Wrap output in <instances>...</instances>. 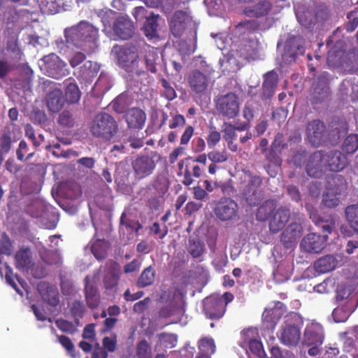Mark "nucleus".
Masks as SVG:
<instances>
[{
    "instance_id": "f257e3e1",
    "label": "nucleus",
    "mask_w": 358,
    "mask_h": 358,
    "mask_svg": "<svg viewBox=\"0 0 358 358\" xmlns=\"http://www.w3.org/2000/svg\"><path fill=\"white\" fill-rule=\"evenodd\" d=\"M98 34V29L85 21L64 29L66 43L84 51L94 48Z\"/></svg>"
},
{
    "instance_id": "f03ea898",
    "label": "nucleus",
    "mask_w": 358,
    "mask_h": 358,
    "mask_svg": "<svg viewBox=\"0 0 358 358\" xmlns=\"http://www.w3.org/2000/svg\"><path fill=\"white\" fill-rule=\"evenodd\" d=\"M262 182L263 180L259 176L253 174L249 170L244 172L241 182L242 195L249 206H256L262 202L264 198Z\"/></svg>"
},
{
    "instance_id": "7ed1b4c3",
    "label": "nucleus",
    "mask_w": 358,
    "mask_h": 358,
    "mask_svg": "<svg viewBox=\"0 0 358 358\" xmlns=\"http://www.w3.org/2000/svg\"><path fill=\"white\" fill-rule=\"evenodd\" d=\"M113 49L119 66L128 73L140 75L138 46L136 44L131 43L124 46L115 45Z\"/></svg>"
},
{
    "instance_id": "20e7f679",
    "label": "nucleus",
    "mask_w": 358,
    "mask_h": 358,
    "mask_svg": "<svg viewBox=\"0 0 358 358\" xmlns=\"http://www.w3.org/2000/svg\"><path fill=\"white\" fill-rule=\"evenodd\" d=\"M90 130L94 136L110 140L117 132L118 127L112 115L100 113L93 120Z\"/></svg>"
},
{
    "instance_id": "39448f33",
    "label": "nucleus",
    "mask_w": 358,
    "mask_h": 358,
    "mask_svg": "<svg viewBox=\"0 0 358 358\" xmlns=\"http://www.w3.org/2000/svg\"><path fill=\"white\" fill-rule=\"evenodd\" d=\"M214 102L219 114L228 119L235 118L239 113V98L234 92L220 95L215 99Z\"/></svg>"
},
{
    "instance_id": "423d86ee",
    "label": "nucleus",
    "mask_w": 358,
    "mask_h": 358,
    "mask_svg": "<svg viewBox=\"0 0 358 358\" xmlns=\"http://www.w3.org/2000/svg\"><path fill=\"white\" fill-rule=\"evenodd\" d=\"M329 74L323 71L318 75L313 83V92L310 94L312 105L324 102L330 94Z\"/></svg>"
},
{
    "instance_id": "0eeeda50",
    "label": "nucleus",
    "mask_w": 358,
    "mask_h": 358,
    "mask_svg": "<svg viewBox=\"0 0 358 358\" xmlns=\"http://www.w3.org/2000/svg\"><path fill=\"white\" fill-rule=\"evenodd\" d=\"M131 167L135 177L143 179L152 174L156 163L153 157L148 155H140L131 162Z\"/></svg>"
},
{
    "instance_id": "6e6552de",
    "label": "nucleus",
    "mask_w": 358,
    "mask_h": 358,
    "mask_svg": "<svg viewBox=\"0 0 358 358\" xmlns=\"http://www.w3.org/2000/svg\"><path fill=\"white\" fill-rule=\"evenodd\" d=\"M203 305L206 316L210 320L222 318L226 311V305L218 295L206 297L203 301Z\"/></svg>"
},
{
    "instance_id": "1a4fd4ad",
    "label": "nucleus",
    "mask_w": 358,
    "mask_h": 358,
    "mask_svg": "<svg viewBox=\"0 0 358 358\" xmlns=\"http://www.w3.org/2000/svg\"><path fill=\"white\" fill-rule=\"evenodd\" d=\"M324 151L317 150L308 156L306 171L311 178H320L327 171Z\"/></svg>"
},
{
    "instance_id": "9d476101",
    "label": "nucleus",
    "mask_w": 358,
    "mask_h": 358,
    "mask_svg": "<svg viewBox=\"0 0 358 358\" xmlns=\"http://www.w3.org/2000/svg\"><path fill=\"white\" fill-rule=\"evenodd\" d=\"M44 85L52 89V90L47 93L45 98L48 109L52 113L59 112L63 108L65 103L63 92L59 88L55 87V83L50 80H45Z\"/></svg>"
},
{
    "instance_id": "9b49d317",
    "label": "nucleus",
    "mask_w": 358,
    "mask_h": 358,
    "mask_svg": "<svg viewBox=\"0 0 358 358\" xmlns=\"http://www.w3.org/2000/svg\"><path fill=\"white\" fill-rule=\"evenodd\" d=\"M322 236L316 233H310L305 236L301 241L300 246L302 250L308 253H319L326 246L328 238L327 233Z\"/></svg>"
},
{
    "instance_id": "f8f14e48",
    "label": "nucleus",
    "mask_w": 358,
    "mask_h": 358,
    "mask_svg": "<svg viewBox=\"0 0 358 358\" xmlns=\"http://www.w3.org/2000/svg\"><path fill=\"white\" fill-rule=\"evenodd\" d=\"M214 213L222 221L232 220L237 215L238 204L230 198H222L216 204Z\"/></svg>"
},
{
    "instance_id": "ddd939ff",
    "label": "nucleus",
    "mask_w": 358,
    "mask_h": 358,
    "mask_svg": "<svg viewBox=\"0 0 358 358\" xmlns=\"http://www.w3.org/2000/svg\"><path fill=\"white\" fill-rule=\"evenodd\" d=\"M43 60L45 64V69L49 76L59 79L66 76L67 70L65 67L66 65L60 60L56 54L52 53L45 55L43 57Z\"/></svg>"
},
{
    "instance_id": "4468645a",
    "label": "nucleus",
    "mask_w": 358,
    "mask_h": 358,
    "mask_svg": "<svg viewBox=\"0 0 358 358\" xmlns=\"http://www.w3.org/2000/svg\"><path fill=\"white\" fill-rule=\"evenodd\" d=\"M326 125L320 120H313L306 125V136L309 142L315 147L319 146L326 132Z\"/></svg>"
},
{
    "instance_id": "2eb2a0df",
    "label": "nucleus",
    "mask_w": 358,
    "mask_h": 358,
    "mask_svg": "<svg viewBox=\"0 0 358 358\" xmlns=\"http://www.w3.org/2000/svg\"><path fill=\"white\" fill-rule=\"evenodd\" d=\"M324 159L327 171L338 172L343 170L348 164L346 156L338 150L329 152L324 151Z\"/></svg>"
},
{
    "instance_id": "dca6fc26",
    "label": "nucleus",
    "mask_w": 358,
    "mask_h": 358,
    "mask_svg": "<svg viewBox=\"0 0 358 358\" xmlns=\"http://www.w3.org/2000/svg\"><path fill=\"white\" fill-rule=\"evenodd\" d=\"M290 218V210L286 206L279 207L271 216L268 228L272 234H277L284 229Z\"/></svg>"
},
{
    "instance_id": "f3484780",
    "label": "nucleus",
    "mask_w": 358,
    "mask_h": 358,
    "mask_svg": "<svg viewBox=\"0 0 358 358\" xmlns=\"http://www.w3.org/2000/svg\"><path fill=\"white\" fill-rule=\"evenodd\" d=\"M189 22V16L186 12L176 10L169 20L171 32L175 37L181 36Z\"/></svg>"
},
{
    "instance_id": "a211bd4d",
    "label": "nucleus",
    "mask_w": 358,
    "mask_h": 358,
    "mask_svg": "<svg viewBox=\"0 0 358 358\" xmlns=\"http://www.w3.org/2000/svg\"><path fill=\"white\" fill-rule=\"evenodd\" d=\"M303 233V227L301 223L293 222L290 223L281 233L280 241L286 248H292L296 240Z\"/></svg>"
},
{
    "instance_id": "6ab92c4d",
    "label": "nucleus",
    "mask_w": 358,
    "mask_h": 358,
    "mask_svg": "<svg viewBox=\"0 0 358 358\" xmlns=\"http://www.w3.org/2000/svg\"><path fill=\"white\" fill-rule=\"evenodd\" d=\"M190 89L196 94L204 93L209 85V78L199 70L192 71L187 77Z\"/></svg>"
},
{
    "instance_id": "aec40b11",
    "label": "nucleus",
    "mask_w": 358,
    "mask_h": 358,
    "mask_svg": "<svg viewBox=\"0 0 358 358\" xmlns=\"http://www.w3.org/2000/svg\"><path fill=\"white\" fill-rule=\"evenodd\" d=\"M278 82V76L274 71L267 72L264 75L260 98L263 101L270 99L275 93Z\"/></svg>"
},
{
    "instance_id": "412c9836",
    "label": "nucleus",
    "mask_w": 358,
    "mask_h": 358,
    "mask_svg": "<svg viewBox=\"0 0 358 358\" xmlns=\"http://www.w3.org/2000/svg\"><path fill=\"white\" fill-rule=\"evenodd\" d=\"M134 26L132 22L124 16L118 17L114 22L113 31L122 40H127L134 34Z\"/></svg>"
},
{
    "instance_id": "4be33fe9",
    "label": "nucleus",
    "mask_w": 358,
    "mask_h": 358,
    "mask_svg": "<svg viewBox=\"0 0 358 358\" xmlns=\"http://www.w3.org/2000/svg\"><path fill=\"white\" fill-rule=\"evenodd\" d=\"M38 291L43 300L51 306L55 307L59 303V294L55 286L46 282L38 285Z\"/></svg>"
},
{
    "instance_id": "5701e85b",
    "label": "nucleus",
    "mask_w": 358,
    "mask_h": 358,
    "mask_svg": "<svg viewBox=\"0 0 358 358\" xmlns=\"http://www.w3.org/2000/svg\"><path fill=\"white\" fill-rule=\"evenodd\" d=\"M279 338L285 345L295 346L301 339L300 329L296 325L287 324L282 328Z\"/></svg>"
},
{
    "instance_id": "b1692460",
    "label": "nucleus",
    "mask_w": 358,
    "mask_h": 358,
    "mask_svg": "<svg viewBox=\"0 0 358 358\" xmlns=\"http://www.w3.org/2000/svg\"><path fill=\"white\" fill-rule=\"evenodd\" d=\"M125 119L129 128L140 129L145 124L146 115L141 109L132 108L127 110Z\"/></svg>"
},
{
    "instance_id": "393cba45",
    "label": "nucleus",
    "mask_w": 358,
    "mask_h": 358,
    "mask_svg": "<svg viewBox=\"0 0 358 358\" xmlns=\"http://www.w3.org/2000/svg\"><path fill=\"white\" fill-rule=\"evenodd\" d=\"M99 69L100 66L96 62L86 61L80 68L77 77L85 83H91L96 76Z\"/></svg>"
},
{
    "instance_id": "a878e982",
    "label": "nucleus",
    "mask_w": 358,
    "mask_h": 358,
    "mask_svg": "<svg viewBox=\"0 0 358 358\" xmlns=\"http://www.w3.org/2000/svg\"><path fill=\"white\" fill-rule=\"evenodd\" d=\"M324 341L322 329L320 327L311 326L306 329L303 344L310 346L312 345H321Z\"/></svg>"
},
{
    "instance_id": "bb28decb",
    "label": "nucleus",
    "mask_w": 358,
    "mask_h": 358,
    "mask_svg": "<svg viewBox=\"0 0 358 358\" xmlns=\"http://www.w3.org/2000/svg\"><path fill=\"white\" fill-rule=\"evenodd\" d=\"M85 295L87 305L90 308L94 309L96 308L99 303L97 288L91 282L89 276L85 277Z\"/></svg>"
},
{
    "instance_id": "cd10ccee",
    "label": "nucleus",
    "mask_w": 358,
    "mask_h": 358,
    "mask_svg": "<svg viewBox=\"0 0 358 358\" xmlns=\"http://www.w3.org/2000/svg\"><path fill=\"white\" fill-rule=\"evenodd\" d=\"M272 4L266 0L261 1L252 6L246 7L244 14L250 17H260L266 16L271 10Z\"/></svg>"
},
{
    "instance_id": "c85d7f7f",
    "label": "nucleus",
    "mask_w": 358,
    "mask_h": 358,
    "mask_svg": "<svg viewBox=\"0 0 358 358\" xmlns=\"http://www.w3.org/2000/svg\"><path fill=\"white\" fill-rule=\"evenodd\" d=\"M4 34L6 50L16 54L17 55H20V48L18 43L19 33L15 31L13 28H7Z\"/></svg>"
},
{
    "instance_id": "c756f323",
    "label": "nucleus",
    "mask_w": 358,
    "mask_h": 358,
    "mask_svg": "<svg viewBox=\"0 0 358 358\" xmlns=\"http://www.w3.org/2000/svg\"><path fill=\"white\" fill-rule=\"evenodd\" d=\"M337 261L332 255H326L317 259L314 263V268L319 273H325L336 267Z\"/></svg>"
},
{
    "instance_id": "7c9ffc66",
    "label": "nucleus",
    "mask_w": 358,
    "mask_h": 358,
    "mask_svg": "<svg viewBox=\"0 0 358 358\" xmlns=\"http://www.w3.org/2000/svg\"><path fill=\"white\" fill-rule=\"evenodd\" d=\"M307 210L310 218L316 225L322 228L323 233H331L334 227L332 221L324 220L318 214L317 210L312 206H308Z\"/></svg>"
},
{
    "instance_id": "2f4dec72",
    "label": "nucleus",
    "mask_w": 358,
    "mask_h": 358,
    "mask_svg": "<svg viewBox=\"0 0 358 358\" xmlns=\"http://www.w3.org/2000/svg\"><path fill=\"white\" fill-rule=\"evenodd\" d=\"M15 266L19 269H29L32 266L29 248L20 249L15 256Z\"/></svg>"
},
{
    "instance_id": "473e14b6",
    "label": "nucleus",
    "mask_w": 358,
    "mask_h": 358,
    "mask_svg": "<svg viewBox=\"0 0 358 358\" xmlns=\"http://www.w3.org/2000/svg\"><path fill=\"white\" fill-rule=\"evenodd\" d=\"M192 160V157H188L187 158L181 159L178 164L179 169L178 175L183 174L184 178L182 180V183L185 186H189L194 182L193 178H192V173L190 171Z\"/></svg>"
},
{
    "instance_id": "72a5a7b5",
    "label": "nucleus",
    "mask_w": 358,
    "mask_h": 358,
    "mask_svg": "<svg viewBox=\"0 0 358 358\" xmlns=\"http://www.w3.org/2000/svg\"><path fill=\"white\" fill-rule=\"evenodd\" d=\"M158 18L159 15H154L152 13L150 16L146 17L143 29L145 35L150 38H153L158 36Z\"/></svg>"
},
{
    "instance_id": "f704fd0d",
    "label": "nucleus",
    "mask_w": 358,
    "mask_h": 358,
    "mask_svg": "<svg viewBox=\"0 0 358 358\" xmlns=\"http://www.w3.org/2000/svg\"><path fill=\"white\" fill-rule=\"evenodd\" d=\"M155 270L152 266L145 268L138 278V287L143 288L152 285L155 279Z\"/></svg>"
},
{
    "instance_id": "c9c22d12",
    "label": "nucleus",
    "mask_w": 358,
    "mask_h": 358,
    "mask_svg": "<svg viewBox=\"0 0 358 358\" xmlns=\"http://www.w3.org/2000/svg\"><path fill=\"white\" fill-rule=\"evenodd\" d=\"M346 180L345 178L338 174L332 176L328 180L327 189L334 190V192L341 194L346 188Z\"/></svg>"
},
{
    "instance_id": "e433bc0d",
    "label": "nucleus",
    "mask_w": 358,
    "mask_h": 358,
    "mask_svg": "<svg viewBox=\"0 0 358 358\" xmlns=\"http://www.w3.org/2000/svg\"><path fill=\"white\" fill-rule=\"evenodd\" d=\"M66 83L65 90L66 100L69 103H76L79 101L81 96V92L78 86L75 83L71 82Z\"/></svg>"
},
{
    "instance_id": "4c0bfd02",
    "label": "nucleus",
    "mask_w": 358,
    "mask_h": 358,
    "mask_svg": "<svg viewBox=\"0 0 358 358\" xmlns=\"http://www.w3.org/2000/svg\"><path fill=\"white\" fill-rule=\"evenodd\" d=\"M331 132L338 136H344L348 131V124L344 118L334 117L329 124Z\"/></svg>"
},
{
    "instance_id": "58836bf2",
    "label": "nucleus",
    "mask_w": 358,
    "mask_h": 358,
    "mask_svg": "<svg viewBox=\"0 0 358 358\" xmlns=\"http://www.w3.org/2000/svg\"><path fill=\"white\" fill-rule=\"evenodd\" d=\"M346 220L350 227L358 234V205H350L345 208Z\"/></svg>"
},
{
    "instance_id": "ea45409f",
    "label": "nucleus",
    "mask_w": 358,
    "mask_h": 358,
    "mask_svg": "<svg viewBox=\"0 0 358 358\" xmlns=\"http://www.w3.org/2000/svg\"><path fill=\"white\" fill-rule=\"evenodd\" d=\"M292 38L288 39L285 44L283 52L282 54V59L285 62L292 63L296 61L297 54L295 51L294 44Z\"/></svg>"
},
{
    "instance_id": "a19ab883",
    "label": "nucleus",
    "mask_w": 358,
    "mask_h": 358,
    "mask_svg": "<svg viewBox=\"0 0 358 358\" xmlns=\"http://www.w3.org/2000/svg\"><path fill=\"white\" fill-rule=\"evenodd\" d=\"M278 310L270 309L264 312L262 315L263 322L267 329H273L280 319Z\"/></svg>"
},
{
    "instance_id": "79ce46f5",
    "label": "nucleus",
    "mask_w": 358,
    "mask_h": 358,
    "mask_svg": "<svg viewBox=\"0 0 358 358\" xmlns=\"http://www.w3.org/2000/svg\"><path fill=\"white\" fill-rule=\"evenodd\" d=\"M15 139H13L12 134L9 130H5L0 136V152L1 153L8 154L12 148V143L15 142Z\"/></svg>"
},
{
    "instance_id": "37998d69",
    "label": "nucleus",
    "mask_w": 358,
    "mask_h": 358,
    "mask_svg": "<svg viewBox=\"0 0 358 358\" xmlns=\"http://www.w3.org/2000/svg\"><path fill=\"white\" fill-rule=\"evenodd\" d=\"M57 122L62 127L69 129L74 127L76 119L71 111L65 110L59 115Z\"/></svg>"
},
{
    "instance_id": "c03bdc74",
    "label": "nucleus",
    "mask_w": 358,
    "mask_h": 358,
    "mask_svg": "<svg viewBox=\"0 0 358 358\" xmlns=\"http://www.w3.org/2000/svg\"><path fill=\"white\" fill-rule=\"evenodd\" d=\"M161 345L167 348H174L178 342V336L175 334L162 332L157 335Z\"/></svg>"
},
{
    "instance_id": "a18cd8bd",
    "label": "nucleus",
    "mask_w": 358,
    "mask_h": 358,
    "mask_svg": "<svg viewBox=\"0 0 358 358\" xmlns=\"http://www.w3.org/2000/svg\"><path fill=\"white\" fill-rule=\"evenodd\" d=\"M41 12L45 15H54L59 12V6L54 0H39Z\"/></svg>"
},
{
    "instance_id": "49530a36",
    "label": "nucleus",
    "mask_w": 358,
    "mask_h": 358,
    "mask_svg": "<svg viewBox=\"0 0 358 358\" xmlns=\"http://www.w3.org/2000/svg\"><path fill=\"white\" fill-rule=\"evenodd\" d=\"M187 250L192 257L198 258L204 252L205 245L203 242L199 240H192L189 241Z\"/></svg>"
},
{
    "instance_id": "de8ad7c7",
    "label": "nucleus",
    "mask_w": 358,
    "mask_h": 358,
    "mask_svg": "<svg viewBox=\"0 0 358 358\" xmlns=\"http://www.w3.org/2000/svg\"><path fill=\"white\" fill-rule=\"evenodd\" d=\"M92 252L96 259L99 260L104 259L107 257V250L105 243L100 241H96L92 245Z\"/></svg>"
},
{
    "instance_id": "09e8293b",
    "label": "nucleus",
    "mask_w": 358,
    "mask_h": 358,
    "mask_svg": "<svg viewBox=\"0 0 358 358\" xmlns=\"http://www.w3.org/2000/svg\"><path fill=\"white\" fill-rule=\"evenodd\" d=\"M340 194L334 192V190L327 189V192L323 196L322 202L328 208H334L338 206L340 199L338 196Z\"/></svg>"
},
{
    "instance_id": "8fccbe9b",
    "label": "nucleus",
    "mask_w": 358,
    "mask_h": 358,
    "mask_svg": "<svg viewBox=\"0 0 358 358\" xmlns=\"http://www.w3.org/2000/svg\"><path fill=\"white\" fill-rule=\"evenodd\" d=\"M136 355L138 358H151L152 349L146 340H142L137 344Z\"/></svg>"
},
{
    "instance_id": "3c124183",
    "label": "nucleus",
    "mask_w": 358,
    "mask_h": 358,
    "mask_svg": "<svg viewBox=\"0 0 358 358\" xmlns=\"http://www.w3.org/2000/svg\"><path fill=\"white\" fill-rule=\"evenodd\" d=\"M208 158L212 162L222 164L228 160L229 155L226 150L222 151L214 150L208 153Z\"/></svg>"
},
{
    "instance_id": "603ef678",
    "label": "nucleus",
    "mask_w": 358,
    "mask_h": 358,
    "mask_svg": "<svg viewBox=\"0 0 358 358\" xmlns=\"http://www.w3.org/2000/svg\"><path fill=\"white\" fill-rule=\"evenodd\" d=\"M120 276L115 271L107 273L103 278V285L106 289H113L119 282Z\"/></svg>"
},
{
    "instance_id": "864d4df0",
    "label": "nucleus",
    "mask_w": 358,
    "mask_h": 358,
    "mask_svg": "<svg viewBox=\"0 0 358 358\" xmlns=\"http://www.w3.org/2000/svg\"><path fill=\"white\" fill-rule=\"evenodd\" d=\"M308 158V152L305 150H299L294 153L291 161L296 167L301 168L306 164Z\"/></svg>"
},
{
    "instance_id": "5fc2aeb1",
    "label": "nucleus",
    "mask_w": 358,
    "mask_h": 358,
    "mask_svg": "<svg viewBox=\"0 0 358 358\" xmlns=\"http://www.w3.org/2000/svg\"><path fill=\"white\" fill-rule=\"evenodd\" d=\"M343 149L348 153H354L358 150V136L349 135L343 143Z\"/></svg>"
},
{
    "instance_id": "6e6d98bb",
    "label": "nucleus",
    "mask_w": 358,
    "mask_h": 358,
    "mask_svg": "<svg viewBox=\"0 0 358 358\" xmlns=\"http://www.w3.org/2000/svg\"><path fill=\"white\" fill-rule=\"evenodd\" d=\"M58 341L62 345V346L65 348L67 352L73 358H76L75 354V346L72 343L71 340L65 335H57Z\"/></svg>"
},
{
    "instance_id": "4d7b16f0",
    "label": "nucleus",
    "mask_w": 358,
    "mask_h": 358,
    "mask_svg": "<svg viewBox=\"0 0 358 358\" xmlns=\"http://www.w3.org/2000/svg\"><path fill=\"white\" fill-rule=\"evenodd\" d=\"M236 27L249 32H255L259 29L260 22L257 20H245L240 22Z\"/></svg>"
},
{
    "instance_id": "13d9d810",
    "label": "nucleus",
    "mask_w": 358,
    "mask_h": 358,
    "mask_svg": "<svg viewBox=\"0 0 358 358\" xmlns=\"http://www.w3.org/2000/svg\"><path fill=\"white\" fill-rule=\"evenodd\" d=\"M350 313V310H347L343 307H337L332 312V317L336 322H344L348 320Z\"/></svg>"
},
{
    "instance_id": "bf43d9fd",
    "label": "nucleus",
    "mask_w": 358,
    "mask_h": 358,
    "mask_svg": "<svg viewBox=\"0 0 358 358\" xmlns=\"http://www.w3.org/2000/svg\"><path fill=\"white\" fill-rule=\"evenodd\" d=\"M348 21L345 24V29L349 33L354 31L358 27V16L356 11H350L347 15Z\"/></svg>"
},
{
    "instance_id": "052dcab7",
    "label": "nucleus",
    "mask_w": 358,
    "mask_h": 358,
    "mask_svg": "<svg viewBox=\"0 0 358 358\" xmlns=\"http://www.w3.org/2000/svg\"><path fill=\"white\" fill-rule=\"evenodd\" d=\"M157 59H158L157 54L153 51L148 52L145 56L146 68L148 71H150L152 73L157 72L156 60Z\"/></svg>"
},
{
    "instance_id": "680f3d73",
    "label": "nucleus",
    "mask_w": 358,
    "mask_h": 358,
    "mask_svg": "<svg viewBox=\"0 0 358 358\" xmlns=\"http://www.w3.org/2000/svg\"><path fill=\"white\" fill-rule=\"evenodd\" d=\"M199 348L203 353L213 354L215 350V345L213 339L202 338L199 343Z\"/></svg>"
},
{
    "instance_id": "e2e57ef3",
    "label": "nucleus",
    "mask_w": 358,
    "mask_h": 358,
    "mask_svg": "<svg viewBox=\"0 0 358 358\" xmlns=\"http://www.w3.org/2000/svg\"><path fill=\"white\" fill-rule=\"evenodd\" d=\"M281 151L282 150L271 148L266 155V159L273 165L280 166L282 164V159L280 157Z\"/></svg>"
},
{
    "instance_id": "0e129e2a",
    "label": "nucleus",
    "mask_w": 358,
    "mask_h": 358,
    "mask_svg": "<svg viewBox=\"0 0 358 358\" xmlns=\"http://www.w3.org/2000/svg\"><path fill=\"white\" fill-rule=\"evenodd\" d=\"M150 231L157 236L159 238L162 239L167 235L169 229L165 224L161 226L159 223L155 222L150 227Z\"/></svg>"
},
{
    "instance_id": "69168bd1",
    "label": "nucleus",
    "mask_w": 358,
    "mask_h": 358,
    "mask_svg": "<svg viewBox=\"0 0 358 358\" xmlns=\"http://www.w3.org/2000/svg\"><path fill=\"white\" fill-rule=\"evenodd\" d=\"M236 131L235 125L228 122L224 123L222 132L225 141L235 140L237 136Z\"/></svg>"
},
{
    "instance_id": "338daca9",
    "label": "nucleus",
    "mask_w": 358,
    "mask_h": 358,
    "mask_svg": "<svg viewBox=\"0 0 358 358\" xmlns=\"http://www.w3.org/2000/svg\"><path fill=\"white\" fill-rule=\"evenodd\" d=\"M85 312V306L83 302L80 301H74L72 303V306L71 307V313L73 318L78 319L81 318L83 316Z\"/></svg>"
},
{
    "instance_id": "774afa93",
    "label": "nucleus",
    "mask_w": 358,
    "mask_h": 358,
    "mask_svg": "<svg viewBox=\"0 0 358 358\" xmlns=\"http://www.w3.org/2000/svg\"><path fill=\"white\" fill-rule=\"evenodd\" d=\"M55 324L59 330L65 333L72 334L76 330L73 324L66 320L58 319L55 321Z\"/></svg>"
}]
</instances>
